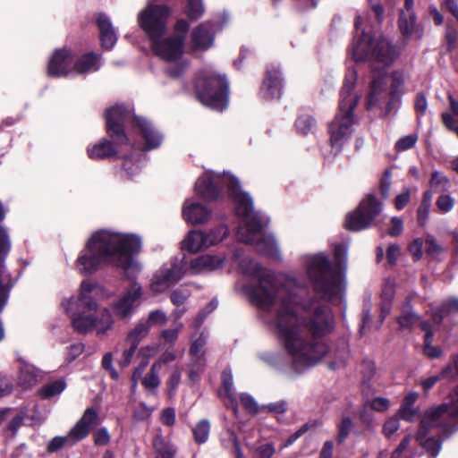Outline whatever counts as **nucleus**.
<instances>
[{
	"instance_id": "1",
	"label": "nucleus",
	"mask_w": 458,
	"mask_h": 458,
	"mask_svg": "<svg viewBox=\"0 0 458 458\" xmlns=\"http://www.w3.org/2000/svg\"><path fill=\"white\" fill-rule=\"evenodd\" d=\"M298 288L287 291L277 310L276 325L279 339L293 359L297 373L315 364V315L307 311Z\"/></svg>"
},
{
	"instance_id": "2",
	"label": "nucleus",
	"mask_w": 458,
	"mask_h": 458,
	"mask_svg": "<svg viewBox=\"0 0 458 458\" xmlns=\"http://www.w3.org/2000/svg\"><path fill=\"white\" fill-rule=\"evenodd\" d=\"M85 248L87 252L76 260L81 274L91 275L102 266H113L126 272L131 267L134 256L140 252L141 240L133 233L99 230L90 236Z\"/></svg>"
},
{
	"instance_id": "3",
	"label": "nucleus",
	"mask_w": 458,
	"mask_h": 458,
	"mask_svg": "<svg viewBox=\"0 0 458 458\" xmlns=\"http://www.w3.org/2000/svg\"><path fill=\"white\" fill-rule=\"evenodd\" d=\"M333 259L325 252L317 253V299L337 304L346 290L348 247L343 242L331 243Z\"/></svg>"
},
{
	"instance_id": "4",
	"label": "nucleus",
	"mask_w": 458,
	"mask_h": 458,
	"mask_svg": "<svg viewBox=\"0 0 458 458\" xmlns=\"http://www.w3.org/2000/svg\"><path fill=\"white\" fill-rule=\"evenodd\" d=\"M131 116V110L124 105H115L105 112V130L109 137L102 138L87 148L89 158L92 160L111 159L117 157V147L130 144L125 131V123Z\"/></svg>"
},
{
	"instance_id": "5",
	"label": "nucleus",
	"mask_w": 458,
	"mask_h": 458,
	"mask_svg": "<svg viewBox=\"0 0 458 458\" xmlns=\"http://www.w3.org/2000/svg\"><path fill=\"white\" fill-rule=\"evenodd\" d=\"M356 81V71L348 69L340 92L339 110L329 126L331 145L336 153L351 136L356 122L352 114L360 100V95L354 90Z\"/></svg>"
},
{
	"instance_id": "6",
	"label": "nucleus",
	"mask_w": 458,
	"mask_h": 458,
	"mask_svg": "<svg viewBox=\"0 0 458 458\" xmlns=\"http://www.w3.org/2000/svg\"><path fill=\"white\" fill-rule=\"evenodd\" d=\"M458 419V386L450 394V402L428 409L421 419L420 428L416 439L429 454L430 458H436L442 446L440 439L435 437L426 438L428 432L434 428L445 426L447 419Z\"/></svg>"
},
{
	"instance_id": "7",
	"label": "nucleus",
	"mask_w": 458,
	"mask_h": 458,
	"mask_svg": "<svg viewBox=\"0 0 458 458\" xmlns=\"http://www.w3.org/2000/svg\"><path fill=\"white\" fill-rule=\"evenodd\" d=\"M243 272L249 276L258 279L257 284H248L243 287L251 304L261 310L270 309L279 292L276 275L260 263L254 261H250Z\"/></svg>"
},
{
	"instance_id": "8",
	"label": "nucleus",
	"mask_w": 458,
	"mask_h": 458,
	"mask_svg": "<svg viewBox=\"0 0 458 458\" xmlns=\"http://www.w3.org/2000/svg\"><path fill=\"white\" fill-rule=\"evenodd\" d=\"M195 94L204 106L216 111H223L229 102V83L224 75L205 74L196 81Z\"/></svg>"
},
{
	"instance_id": "9",
	"label": "nucleus",
	"mask_w": 458,
	"mask_h": 458,
	"mask_svg": "<svg viewBox=\"0 0 458 458\" xmlns=\"http://www.w3.org/2000/svg\"><path fill=\"white\" fill-rule=\"evenodd\" d=\"M99 422L98 412L94 407L87 408L81 418L70 429L65 437H55L47 444L48 453H55L64 446H72L79 441L86 438L91 430L98 426Z\"/></svg>"
},
{
	"instance_id": "10",
	"label": "nucleus",
	"mask_w": 458,
	"mask_h": 458,
	"mask_svg": "<svg viewBox=\"0 0 458 458\" xmlns=\"http://www.w3.org/2000/svg\"><path fill=\"white\" fill-rule=\"evenodd\" d=\"M172 14L166 4H150L138 15V23L149 40L165 36L167 31L168 19Z\"/></svg>"
},
{
	"instance_id": "11",
	"label": "nucleus",
	"mask_w": 458,
	"mask_h": 458,
	"mask_svg": "<svg viewBox=\"0 0 458 458\" xmlns=\"http://www.w3.org/2000/svg\"><path fill=\"white\" fill-rule=\"evenodd\" d=\"M356 61V59L353 57ZM360 60H357L360 62ZM362 61H369L372 64V80L369 86V91L366 98V108L373 109L379 108L382 110L383 114H386V102L389 99V94L386 91V69L390 66L385 65L382 63L376 62L369 58L363 59ZM393 64H391L392 65Z\"/></svg>"
},
{
	"instance_id": "12",
	"label": "nucleus",
	"mask_w": 458,
	"mask_h": 458,
	"mask_svg": "<svg viewBox=\"0 0 458 458\" xmlns=\"http://www.w3.org/2000/svg\"><path fill=\"white\" fill-rule=\"evenodd\" d=\"M382 209V203L374 195L369 194L360 201L354 211L347 214L344 225L351 231L367 229Z\"/></svg>"
},
{
	"instance_id": "13",
	"label": "nucleus",
	"mask_w": 458,
	"mask_h": 458,
	"mask_svg": "<svg viewBox=\"0 0 458 458\" xmlns=\"http://www.w3.org/2000/svg\"><path fill=\"white\" fill-rule=\"evenodd\" d=\"M284 80L283 72L278 65L268 64L259 86V96L266 101L278 100L283 95Z\"/></svg>"
},
{
	"instance_id": "14",
	"label": "nucleus",
	"mask_w": 458,
	"mask_h": 458,
	"mask_svg": "<svg viewBox=\"0 0 458 458\" xmlns=\"http://www.w3.org/2000/svg\"><path fill=\"white\" fill-rule=\"evenodd\" d=\"M186 36L174 34L166 38H153L151 48L154 54L162 59L172 62L182 57Z\"/></svg>"
},
{
	"instance_id": "15",
	"label": "nucleus",
	"mask_w": 458,
	"mask_h": 458,
	"mask_svg": "<svg viewBox=\"0 0 458 458\" xmlns=\"http://www.w3.org/2000/svg\"><path fill=\"white\" fill-rule=\"evenodd\" d=\"M131 124L132 129L144 140L141 150L150 151L158 148L163 141V134L148 119L132 114L127 120Z\"/></svg>"
},
{
	"instance_id": "16",
	"label": "nucleus",
	"mask_w": 458,
	"mask_h": 458,
	"mask_svg": "<svg viewBox=\"0 0 458 458\" xmlns=\"http://www.w3.org/2000/svg\"><path fill=\"white\" fill-rule=\"evenodd\" d=\"M227 193L234 203L237 216H249L253 212V201L250 194L242 190L239 180L233 175L224 178Z\"/></svg>"
},
{
	"instance_id": "17",
	"label": "nucleus",
	"mask_w": 458,
	"mask_h": 458,
	"mask_svg": "<svg viewBox=\"0 0 458 458\" xmlns=\"http://www.w3.org/2000/svg\"><path fill=\"white\" fill-rule=\"evenodd\" d=\"M142 294L141 285L135 279L131 280L123 294L111 305L114 315L121 319L131 317L136 307V302L141 299Z\"/></svg>"
},
{
	"instance_id": "18",
	"label": "nucleus",
	"mask_w": 458,
	"mask_h": 458,
	"mask_svg": "<svg viewBox=\"0 0 458 458\" xmlns=\"http://www.w3.org/2000/svg\"><path fill=\"white\" fill-rule=\"evenodd\" d=\"M317 360L323 358L327 352V346L325 344L320 345L318 339L326 336L333 332L335 328V317L332 310L328 305L318 306L317 305Z\"/></svg>"
},
{
	"instance_id": "19",
	"label": "nucleus",
	"mask_w": 458,
	"mask_h": 458,
	"mask_svg": "<svg viewBox=\"0 0 458 458\" xmlns=\"http://www.w3.org/2000/svg\"><path fill=\"white\" fill-rule=\"evenodd\" d=\"M72 60L73 53L70 48L55 49L48 62L47 75L55 78L68 76Z\"/></svg>"
},
{
	"instance_id": "20",
	"label": "nucleus",
	"mask_w": 458,
	"mask_h": 458,
	"mask_svg": "<svg viewBox=\"0 0 458 458\" xmlns=\"http://www.w3.org/2000/svg\"><path fill=\"white\" fill-rule=\"evenodd\" d=\"M215 41L214 24L204 21L197 25L191 32V48L192 51H207Z\"/></svg>"
},
{
	"instance_id": "21",
	"label": "nucleus",
	"mask_w": 458,
	"mask_h": 458,
	"mask_svg": "<svg viewBox=\"0 0 458 458\" xmlns=\"http://www.w3.org/2000/svg\"><path fill=\"white\" fill-rule=\"evenodd\" d=\"M409 79L410 73L404 69L396 70L392 72L389 99L386 102V114H389L399 106L401 97L404 92L405 82Z\"/></svg>"
},
{
	"instance_id": "22",
	"label": "nucleus",
	"mask_w": 458,
	"mask_h": 458,
	"mask_svg": "<svg viewBox=\"0 0 458 458\" xmlns=\"http://www.w3.org/2000/svg\"><path fill=\"white\" fill-rule=\"evenodd\" d=\"M182 267L174 263L170 267H163L155 276L151 283L154 292L161 293L166 288L177 284L182 277Z\"/></svg>"
},
{
	"instance_id": "23",
	"label": "nucleus",
	"mask_w": 458,
	"mask_h": 458,
	"mask_svg": "<svg viewBox=\"0 0 458 458\" xmlns=\"http://www.w3.org/2000/svg\"><path fill=\"white\" fill-rule=\"evenodd\" d=\"M217 242L216 237L207 234L202 231H191L182 242V249L190 252L197 253L203 249L215 245Z\"/></svg>"
},
{
	"instance_id": "24",
	"label": "nucleus",
	"mask_w": 458,
	"mask_h": 458,
	"mask_svg": "<svg viewBox=\"0 0 458 458\" xmlns=\"http://www.w3.org/2000/svg\"><path fill=\"white\" fill-rule=\"evenodd\" d=\"M91 310L76 306L71 315L72 326L79 334L85 335L91 331L97 325V317L90 313Z\"/></svg>"
},
{
	"instance_id": "25",
	"label": "nucleus",
	"mask_w": 458,
	"mask_h": 458,
	"mask_svg": "<svg viewBox=\"0 0 458 458\" xmlns=\"http://www.w3.org/2000/svg\"><path fill=\"white\" fill-rule=\"evenodd\" d=\"M97 25L99 30L101 47L105 50H111L117 41V36L109 18L104 13L99 14Z\"/></svg>"
},
{
	"instance_id": "26",
	"label": "nucleus",
	"mask_w": 458,
	"mask_h": 458,
	"mask_svg": "<svg viewBox=\"0 0 458 458\" xmlns=\"http://www.w3.org/2000/svg\"><path fill=\"white\" fill-rule=\"evenodd\" d=\"M101 55L88 52L81 55L73 64L72 70L78 74L97 72L100 68Z\"/></svg>"
},
{
	"instance_id": "27",
	"label": "nucleus",
	"mask_w": 458,
	"mask_h": 458,
	"mask_svg": "<svg viewBox=\"0 0 458 458\" xmlns=\"http://www.w3.org/2000/svg\"><path fill=\"white\" fill-rule=\"evenodd\" d=\"M211 211L200 203H191L182 208V216L187 223L199 225L210 218Z\"/></svg>"
},
{
	"instance_id": "28",
	"label": "nucleus",
	"mask_w": 458,
	"mask_h": 458,
	"mask_svg": "<svg viewBox=\"0 0 458 458\" xmlns=\"http://www.w3.org/2000/svg\"><path fill=\"white\" fill-rule=\"evenodd\" d=\"M196 191L206 201H214L220 197V190L211 177L199 180L196 183Z\"/></svg>"
},
{
	"instance_id": "29",
	"label": "nucleus",
	"mask_w": 458,
	"mask_h": 458,
	"mask_svg": "<svg viewBox=\"0 0 458 458\" xmlns=\"http://www.w3.org/2000/svg\"><path fill=\"white\" fill-rule=\"evenodd\" d=\"M399 28L402 34L407 38L419 39L422 37V31L416 23L415 13H411V17L405 13H400Z\"/></svg>"
},
{
	"instance_id": "30",
	"label": "nucleus",
	"mask_w": 458,
	"mask_h": 458,
	"mask_svg": "<svg viewBox=\"0 0 458 458\" xmlns=\"http://www.w3.org/2000/svg\"><path fill=\"white\" fill-rule=\"evenodd\" d=\"M93 289L94 285L89 281H82L80 287V294L75 301L74 305L87 309L88 310H96L98 303L91 296Z\"/></svg>"
},
{
	"instance_id": "31",
	"label": "nucleus",
	"mask_w": 458,
	"mask_h": 458,
	"mask_svg": "<svg viewBox=\"0 0 458 458\" xmlns=\"http://www.w3.org/2000/svg\"><path fill=\"white\" fill-rule=\"evenodd\" d=\"M256 250L268 258H276L278 256V248L275 238L271 235H262L259 239L253 237L252 244Z\"/></svg>"
},
{
	"instance_id": "32",
	"label": "nucleus",
	"mask_w": 458,
	"mask_h": 458,
	"mask_svg": "<svg viewBox=\"0 0 458 458\" xmlns=\"http://www.w3.org/2000/svg\"><path fill=\"white\" fill-rule=\"evenodd\" d=\"M431 311L434 325L439 326L445 316L458 313V298L447 299Z\"/></svg>"
},
{
	"instance_id": "33",
	"label": "nucleus",
	"mask_w": 458,
	"mask_h": 458,
	"mask_svg": "<svg viewBox=\"0 0 458 458\" xmlns=\"http://www.w3.org/2000/svg\"><path fill=\"white\" fill-rule=\"evenodd\" d=\"M244 219L247 235L241 239L242 242L247 244H252L253 237H256L263 230V224L260 216L253 212L249 216H242Z\"/></svg>"
},
{
	"instance_id": "34",
	"label": "nucleus",
	"mask_w": 458,
	"mask_h": 458,
	"mask_svg": "<svg viewBox=\"0 0 458 458\" xmlns=\"http://www.w3.org/2000/svg\"><path fill=\"white\" fill-rule=\"evenodd\" d=\"M420 325L421 329L425 332L424 353L431 359L438 358L442 354V351L439 347L431 344L434 333L431 329L430 323L428 321H421Z\"/></svg>"
},
{
	"instance_id": "35",
	"label": "nucleus",
	"mask_w": 458,
	"mask_h": 458,
	"mask_svg": "<svg viewBox=\"0 0 458 458\" xmlns=\"http://www.w3.org/2000/svg\"><path fill=\"white\" fill-rule=\"evenodd\" d=\"M153 448L157 458H174L176 454L174 446L162 436H157L153 440Z\"/></svg>"
},
{
	"instance_id": "36",
	"label": "nucleus",
	"mask_w": 458,
	"mask_h": 458,
	"mask_svg": "<svg viewBox=\"0 0 458 458\" xmlns=\"http://www.w3.org/2000/svg\"><path fill=\"white\" fill-rule=\"evenodd\" d=\"M222 263V260L214 255H202L195 259H193L191 263V267L196 271H199L202 269H216Z\"/></svg>"
},
{
	"instance_id": "37",
	"label": "nucleus",
	"mask_w": 458,
	"mask_h": 458,
	"mask_svg": "<svg viewBox=\"0 0 458 458\" xmlns=\"http://www.w3.org/2000/svg\"><path fill=\"white\" fill-rule=\"evenodd\" d=\"M66 387V384L63 379H57L44 385L38 389V395L41 399H50L61 394Z\"/></svg>"
},
{
	"instance_id": "38",
	"label": "nucleus",
	"mask_w": 458,
	"mask_h": 458,
	"mask_svg": "<svg viewBox=\"0 0 458 458\" xmlns=\"http://www.w3.org/2000/svg\"><path fill=\"white\" fill-rule=\"evenodd\" d=\"M149 325L148 322H144L140 320L133 329H131L126 337L127 344H135V345L140 344V341L147 336L149 332Z\"/></svg>"
},
{
	"instance_id": "39",
	"label": "nucleus",
	"mask_w": 458,
	"mask_h": 458,
	"mask_svg": "<svg viewBox=\"0 0 458 458\" xmlns=\"http://www.w3.org/2000/svg\"><path fill=\"white\" fill-rule=\"evenodd\" d=\"M419 316L412 310L410 303H406L398 318V323L402 329H411L413 325L419 322Z\"/></svg>"
},
{
	"instance_id": "40",
	"label": "nucleus",
	"mask_w": 458,
	"mask_h": 458,
	"mask_svg": "<svg viewBox=\"0 0 458 458\" xmlns=\"http://www.w3.org/2000/svg\"><path fill=\"white\" fill-rule=\"evenodd\" d=\"M429 185L434 192H445L449 191L451 182L443 173L434 171L431 174Z\"/></svg>"
},
{
	"instance_id": "41",
	"label": "nucleus",
	"mask_w": 458,
	"mask_h": 458,
	"mask_svg": "<svg viewBox=\"0 0 458 458\" xmlns=\"http://www.w3.org/2000/svg\"><path fill=\"white\" fill-rule=\"evenodd\" d=\"M210 432V423L208 420H199L196 426L192 428V434L194 441L202 445L205 444L209 437Z\"/></svg>"
},
{
	"instance_id": "42",
	"label": "nucleus",
	"mask_w": 458,
	"mask_h": 458,
	"mask_svg": "<svg viewBox=\"0 0 458 458\" xmlns=\"http://www.w3.org/2000/svg\"><path fill=\"white\" fill-rule=\"evenodd\" d=\"M184 13L191 21L200 19L204 13L202 0H187Z\"/></svg>"
},
{
	"instance_id": "43",
	"label": "nucleus",
	"mask_w": 458,
	"mask_h": 458,
	"mask_svg": "<svg viewBox=\"0 0 458 458\" xmlns=\"http://www.w3.org/2000/svg\"><path fill=\"white\" fill-rule=\"evenodd\" d=\"M206 344V337L201 334L197 339H195L190 346L189 353L191 356L195 358L196 363H199L200 367L205 365L204 353L199 355L200 351Z\"/></svg>"
},
{
	"instance_id": "44",
	"label": "nucleus",
	"mask_w": 458,
	"mask_h": 458,
	"mask_svg": "<svg viewBox=\"0 0 458 458\" xmlns=\"http://www.w3.org/2000/svg\"><path fill=\"white\" fill-rule=\"evenodd\" d=\"M114 319L112 314L108 309H103L100 312V317L97 318V327L98 335L105 334L108 329L112 327Z\"/></svg>"
},
{
	"instance_id": "45",
	"label": "nucleus",
	"mask_w": 458,
	"mask_h": 458,
	"mask_svg": "<svg viewBox=\"0 0 458 458\" xmlns=\"http://www.w3.org/2000/svg\"><path fill=\"white\" fill-rule=\"evenodd\" d=\"M161 366V363H154L147 375L142 378L141 384L147 389H155L157 388L160 380L157 376V369Z\"/></svg>"
},
{
	"instance_id": "46",
	"label": "nucleus",
	"mask_w": 458,
	"mask_h": 458,
	"mask_svg": "<svg viewBox=\"0 0 458 458\" xmlns=\"http://www.w3.org/2000/svg\"><path fill=\"white\" fill-rule=\"evenodd\" d=\"M313 118L307 114H300L295 121V128L298 133L307 135L312 128Z\"/></svg>"
},
{
	"instance_id": "47",
	"label": "nucleus",
	"mask_w": 458,
	"mask_h": 458,
	"mask_svg": "<svg viewBox=\"0 0 458 458\" xmlns=\"http://www.w3.org/2000/svg\"><path fill=\"white\" fill-rule=\"evenodd\" d=\"M452 375V365H447L438 375L429 377L421 383L424 390H428L441 378H450Z\"/></svg>"
},
{
	"instance_id": "48",
	"label": "nucleus",
	"mask_w": 458,
	"mask_h": 458,
	"mask_svg": "<svg viewBox=\"0 0 458 458\" xmlns=\"http://www.w3.org/2000/svg\"><path fill=\"white\" fill-rule=\"evenodd\" d=\"M233 374L230 368L225 369L221 373V386L225 390V396L229 399L233 398Z\"/></svg>"
},
{
	"instance_id": "49",
	"label": "nucleus",
	"mask_w": 458,
	"mask_h": 458,
	"mask_svg": "<svg viewBox=\"0 0 458 458\" xmlns=\"http://www.w3.org/2000/svg\"><path fill=\"white\" fill-rule=\"evenodd\" d=\"M275 453V445L273 443H265L253 449L252 458H272Z\"/></svg>"
},
{
	"instance_id": "50",
	"label": "nucleus",
	"mask_w": 458,
	"mask_h": 458,
	"mask_svg": "<svg viewBox=\"0 0 458 458\" xmlns=\"http://www.w3.org/2000/svg\"><path fill=\"white\" fill-rule=\"evenodd\" d=\"M11 250V242L7 230L0 225V259H4Z\"/></svg>"
},
{
	"instance_id": "51",
	"label": "nucleus",
	"mask_w": 458,
	"mask_h": 458,
	"mask_svg": "<svg viewBox=\"0 0 458 458\" xmlns=\"http://www.w3.org/2000/svg\"><path fill=\"white\" fill-rule=\"evenodd\" d=\"M240 401L242 407L250 414L256 415L259 413V406L254 398L246 393H243L240 396Z\"/></svg>"
},
{
	"instance_id": "52",
	"label": "nucleus",
	"mask_w": 458,
	"mask_h": 458,
	"mask_svg": "<svg viewBox=\"0 0 458 458\" xmlns=\"http://www.w3.org/2000/svg\"><path fill=\"white\" fill-rule=\"evenodd\" d=\"M417 140L416 134L406 135L396 141L395 149L399 152L408 150L416 144Z\"/></svg>"
},
{
	"instance_id": "53",
	"label": "nucleus",
	"mask_w": 458,
	"mask_h": 458,
	"mask_svg": "<svg viewBox=\"0 0 458 458\" xmlns=\"http://www.w3.org/2000/svg\"><path fill=\"white\" fill-rule=\"evenodd\" d=\"M436 204L442 213H448L454 208V199L448 194H443L437 198Z\"/></svg>"
},
{
	"instance_id": "54",
	"label": "nucleus",
	"mask_w": 458,
	"mask_h": 458,
	"mask_svg": "<svg viewBox=\"0 0 458 458\" xmlns=\"http://www.w3.org/2000/svg\"><path fill=\"white\" fill-rule=\"evenodd\" d=\"M425 251L432 258H437L443 250L442 247L436 242L434 237L428 235L424 244Z\"/></svg>"
},
{
	"instance_id": "55",
	"label": "nucleus",
	"mask_w": 458,
	"mask_h": 458,
	"mask_svg": "<svg viewBox=\"0 0 458 458\" xmlns=\"http://www.w3.org/2000/svg\"><path fill=\"white\" fill-rule=\"evenodd\" d=\"M366 405L379 412H384L388 410L390 402L385 397H376L366 403Z\"/></svg>"
},
{
	"instance_id": "56",
	"label": "nucleus",
	"mask_w": 458,
	"mask_h": 458,
	"mask_svg": "<svg viewBox=\"0 0 458 458\" xmlns=\"http://www.w3.org/2000/svg\"><path fill=\"white\" fill-rule=\"evenodd\" d=\"M352 420L350 418H343L339 426H338V436H337V441L341 444L344 441L346 437L349 435L351 428H352Z\"/></svg>"
},
{
	"instance_id": "57",
	"label": "nucleus",
	"mask_w": 458,
	"mask_h": 458,
	"mask_svg": "<svg viewBox=\"0 0 458 458\" xmlns=\"http://www.w3.org/2000/svg\"><path fill=\"white\" fill-rule=\"evenodd\" d=\"M94 444L98 446L106 445L110 442V435L106 428L98 429L93 436Z\"/></svg>"
},
{
	"instance_id": "58",
	"label": "nucleus",
	"mask_w": 458,
	"mask_h": 458,
	"mask_svg": "<svg viewBox=\"0 0 458 458\" xmlns=\"http://www.w3.org/2000/svg\"><path fill=\"white\" fill-rule=\"evenodd\" d=\"M418 412H419L418 410L416 408H414L413 406H411V405L406 406L404 404H402L400 411H399V416L401 417V419H403L404 420L411 421L418 416Z\"/></svg>"
},
{
	"instance_id": "59",
	"label": "nucleus",
	"mask_w": 458,
	"mask_h": 458,
	"mask_svg": "<svg viewBox=\"0 0 458 458\" xmlns=\"http://www.w3.org/2000/svg\"><path fill=\"white\" fill-rule=\"evenodd\" d=\"M264 409L269 412L282 414L288 410V403L284 400H281L276 403H271L264 406Z\"/></svg>"
},
{
	"instance_id": "60",
	"label": "nucleus",
	"mask_w": 458,
	"mask_h": 458,
	"mask_svg": "<svg viewBox=\"0 0 458 458\" xmlns=\"http://www.w3.org/2000/svg\"><path fill=\"white\" fill-rule=\"evenodd\" d=\"M130 346L128 349L124 350L123 352V358L119 360V365L121 367H127L130 365L134 353L138 348V345L135 344H128Z\"/></svg>"
},
{
	"instance_id": "61",
	"label": "nucleus",
	"mask_w": 458,
	"mask_h": 458,
	"mask_svg": "<svg viewBox=\"0 0 458 458\" xmlns=\"http://www.w3.org/2000/svg\"><path fill=\"white\" fill-rule=\"evenodd\" d=\"M163 425L172 427L175 423V411L174 408L168 407L163 410L160 417Z\"/></svg>"
},
{
	"instance_id": "62",
	"label": "nucleus",
	"mask_w": 458,
	"mask_h": 458,
	"mask_svg": "<svg viewBox=\"0 0 458 458\" xmlns=\"http://www.w3.org/2000/svg\"><path fill=\"white\" fill-rule=\"evenodd\" d=\"M20 380L22 386H31L37 382V374L34 371L21 369Z\"/></svg>"
},
{
	"instance_id": "63",
	"label": "nucleus",
	"mask_w": 458,
	"mask_h": 458,
	"mask_svg": "<svg viewBox=\"0 0 458 458\" xmlns=\"http://www.w3.org/2000/svg\"><path fill=\"white\" fill-rule=\"evenodd\" d=\"M411 199V190L409 188H405V190L398 194L394 199V206L398 210L403 209L410 201Z\"/></svg>"
},
{
	"instance_id": "64",
	"label": "nucleus",
	"mask_w": 458,
	"mask_h": 458,
	"mask_svg": "<svg viewBox=\"0 0 458 458\" xmlns=\"http://www.w3.org/2000/svg\"><path fill=\"white\" fill-rule=\"evenodd\" d=\"M403 230V221L397 216L391 218V226L388 229V233L391 236H398Z\"/></svg>"
}]
</instances>
